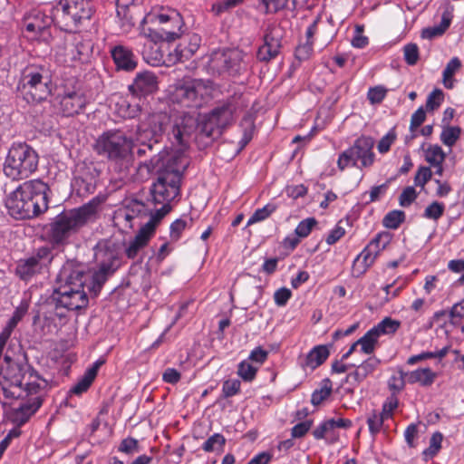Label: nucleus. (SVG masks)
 Returning a JSON list of instances; mask_svg holds the SVG:
<instances>
[{"label":"nucleus","instance_id":"nucleus-1","mask_svg":"<svg viewBox=\"0 0 464 464\" xmlns=\"http://www.w3.org/2000/svg\"><path fill=\"white\" fill-rule=\"evenodd\" d=\"M0 401L10 405L7 420L20 429L43 405L48 382L27 362L5 355L0 372Z\"/></svg>","mask_w":464,"mask_h":464},{"label":"nucleus","instance_id":"nucleus-2","mask_svg":"<svg viewBox=\"0 0 464 464\" xmlns=\"http://www.w3.org/2000/svg\"><path fill=\"white\" fill-rule=\"evenodd\" d=\"M90 275L85 273L82 266L73 261H67L60 269L51 301L44 307V319L46 323H55V319L66 317L68 311L85 308L89 299L84 285Z\"/></svg>","mask_w":464,"mask_h":464},{"label":"nucleus","instance_id":"nucleus-3","mask_svg":"<svg viewBox=\"0 0 464 464\" xmlns=\"http://www.w3.org/2000/svg\"><path fill=\"white\" fill-rule=\"evenodd\" d=\"M237 105L234 98L218 103L211 111L204 114L198 123L197 119L187 112L178 115L173 122L169 140L172 143L186 147L191 134L198 128L199 134L210 140L220 137L225 130L236 121Z\"/></svg>","mask_w":464,"mask_h":464},{"label":"nucleus","instance_id":"nucleus-4","mask_svg":"<svg viewBox=\"0 0 464 464\" xmlns=\"http://www.w3.org/2000/svg\"><path fill=\"white\" fill-rule=\"evenodd\" d=\"M103 199L95 197L80 208L63 211L57 215L44 228V239L52 250L64 247L84 226L97 219Z\"/></svg>","mask_w":464,"mask_h":464},{"label":"nucleus","instance_id":"nucleus-5","mask_svg":"<svg viewBox=\"0 0 464 464\" xmlns=\"http://www.w3.org/2000/svg\"><path fill=\"white\" fill-rule=\"evenodd\" d=\"M46 183L40 179L27 180L9 193L5 200L8 214L15 219H29L48 208Z\"/></svg>","mask_w":464,"mask_h":464},{"label":"nucleus","instance_id":"nucleus-6","mask_svg":"<svg viewBox=\"0 0 464 464\" xmlns=\"http://www.w3.org/2000/svg\"><path fill=\"white\" fill-rule=\"evenodd\" d=\"M16 90L28 103L46 100L52 92V78L49 71L42 65H27L21 72Z\"/></svg>","mask_w":464,"mask_h":464},{"label":"nucleus","instance_id":"nucleus-7","mask_svg":"<svg viewBox=\"0 0 464 464\" xmlns=\"http://www.w3.org/2000/svg\"><path fill=\"white\" fill-rule=\"evenodd\" d=\"M39 156L26 142H14L5 160L4 174L12 180L29 178L38 168Z\"/></svg>","mask_w":464,"mask_h":464},{"label":"nucleus","instance_id":"nucleus-8","mask_svg":"<svg viewBox=\"0 0 464 464\" xmlns=\"http://www.w3.org/2000/svg\"><path fill=\"white\" fill-rule=\"evenodd\" d=\"M133 148V140L121 130L104 131L93 144L97 155L121 165L130 161Z\"/></svg>","mask_w":464,"mask_h":464},{"label":"nucleus","instance_id":"nucleus-9","mask_svg":"<svg viewBox=\"0 0 464 464\" xmlns=\"http://www.w3.org/2000/svg\"><path fill=\"white\" fill-rule=\"evenodd\" d=\"M94 12L92 0H60L53 6L55 24L71 33L90 21Z\"/></svg>","mask_w":464,"mask_h":464},{"label":"nucleus","instance_id":"nucleus-10","mask_svg":"<svg viewBox=\"0 0 464 464\" xmlns=\"http://www.w3.org/2000/svg\"><path fill=\"white\" fill-rule=\"evenodd\" d=\"M212 82L201 79L183 78L169 87V99L184 108H200L210 95Z\"/></svg>","mask_w":464,"mask_h":464},{"label":"nucleus","instance_id":"nucleus-11","mask_svg":"<svg viewBox=\"0 0 464 464\" xmlns=\"http://www.w3.org/2000/svg\"><path fill=\"white\" fill-rule=\"evenodd\" d=\"M373 146L374 141L372 138L365 136L358 138L353 146L339 155L337 160L339 169L343 171L348 167L362 169L372 166L374 161Z\"/></svg>","mask_w":464,"mask_h":464},{"label":"nucleus","instance_id":"nucleus-12","mask_svg":"<svg viewBox=\"0 0 464 464\" xmlns=\"http://www.w3.org/2000/svg\"><path fill=\"white\" fill-rule=\"evenodd\" d=\"M182 173L179 169H167L160 172L150 188V201L169 204L179 195Z\"/></svg>","mask_w":464,"mask_h":464},{"label":"nucleus","instance_id":"nucleus-13","mask_svg":"<svg viewBox=\"0 0 464 464\" xmlns=\"http://www.w3.org/2000/svg\"><path fill=\"white\" fill-rule=\"evenodd\" d=\"M54 257L48 246L36 248L31 256L17 261L14 273L22 281L29 282L36 276L44 273Z\"/></svg>","mask_w":464,"mask_h":464},{"label":"nucleus","instance_id":"nucleus-14","mask_svg":"<svg viewBox=\"0 0 464 464\" xmlns=\"http://www.w3.org/2000/svg\"><path fill=\"white\" fill-rule=\"evenodd\" d=\"M245 53L239 49H218L211 53L208 63V70L213 73L224 72L237 75L246 70Z\"/></svg>","mask_w":464,"mask_h":464},{"label":"nucleus","instance_id":"nucleus-15","mask_svg":"<svg viewBox=\"0 0 464 464\" xmlns=\"http://www.w3.org/2000/svg\"><path fill=\"white\" fill-rule=\"evenodd\" d=\"M154 19L160 24L158 37L162 41L173 42L184 34L183 17L176 9L161 8Z\"/></svg>","mask_w":464,"mask_h":464},{"label":"nucleus","instance_id":"nucleus-16","mask_svg":"<svg viewBox=\"0 0 464 464\" xmlns=\"http://www.w3.org/2000/svg\"><path fill=\"white\" fill-rule=\"evenodd\" d=\"M53 23L55 24L53 7L50 15L40 9H33L24 14L22 27L28 37L45 39L49 35V28Z\"/></svg>","mask_w":464,"mask_h":464},{"label":"nucleus","instance_id":"nucleus-17","mask_svg":"<svg viewBox=\"0 0 464 464\" xmlns=\"http://www.w3.org/2000/svg\"><path fill=\"white\" fill-rule=\"evenodd\" d=\"M121 246L111 239H103L94 247V257L102 271H115L120 266Z\"/></svg>","mask_w":464,"mask_h":464},{"label":"nucleus","instance_id":"nucleus-18","mask_svg":"<svg viewBox=\"0 0 464 464\" xmlns=\"http://www.w3.org/2000/svg\"><path fill=\"white\" fill-rule=\"evenodd\" d=\"M169 123L170 117L166 112L149 113L140 121L136 131L140 135H144L145 138H150L153 140H160Z\"/></svg>","mask_w":464,"mask_h":464},{"label":"nucleus","instance_id":"nucleus-19","mask_svg":"<svg viewBox=\"0 0 464 464\" xmlns=\"http://www.w3.org/2000/svg\"><path fill=\"white\" fill-rule=\"evenodd\" d=\"M150 156V160L140 162L137 168V175L140 179H147L152 173H157L159 176L160 172L167 169H176L166 164L169 162V156L166 146L160 145L155 153Z\"/></svg>","mask_w":464,"mask_h":464},{"label":"nucleus","instance_id":"nucleus-20","mask_svg":"<svg viewBox=\"0 0 464 464\" xmlns=\"http://www.w3.org/2000/svg\"><path fill=\"white\" fill-rule=\"evenodd\" d=\"M58 98L60 111L65 117H72L82 113L88 103L85 94L80 90L67 89Z\"/></svg>","mask_w":464,"mask_h":464},{"label":"nucleus","instance_id":"nucleus-21","mask_svg":"<svg viewBox=\"0 0 464 464\" xmlns=\"http://www.w3.org/2000/svg\"><path fill=\"white\" fill-rule=\"evenodd\" d=\"M392 235L389 232L377 234L364 249L357 256L354 262L362 259L363 270L365 272L375 261L378 255L386 248L392 241Z\"/></svg>","mask_w":464,"mask_h":464},{"label":"nucleus","instance_id":"nucleus-22","mask_svg":"<svg viewBox=\"0 0 464 464\" xmlns=\"http://www.w3.org/2000/svg\"><path fill=\"white\" fill-rule=\"evenodd\" d=\"M281 47L279 29H268L264 35V44L257 50L256 58L260 62L268 63L279 54Z\"/></svg>","mask_w":464,"mask_h":464},{"label":"nucleus","instance_id":"nucleus-23","mask_svg":"<svg viewBox=\"0 0 464 464\" xmlns=\"http://www.w3.org/2000/svg\"><path fill=\"white\" fill-rule=\"evenodd\" d=\"M144 212V205L137 200L130 205L119 208L114 215L115 224L122 229H132L136 225V220L140 218Z\"/></svg>","mask_w":464,"mask_h":464},{"label":"nucleus","instance_id":"nucleus-24","mask_svg":"<svg viewBox=\"0 0 464 464\" xmlns=\"http://www.w3.org/2000/svg\"><path fill=\"white\" fill-rule=\"evenodd\" d=\"M158 89V78L151 72H143L136 75L129 91L137 97H145L152 94Z\"/></svg>","mask_w":464,"mask_h":464},{"label":"nucleus","instance_id":"nucleus-25","mask_svg":"<svg viewBox=\"0 0 464 464\" xmlns=\"http://www.w3.org/2000/svg\"><path fill=\"white\" fill-rule=\"evenodd\" d=\"M111 57L118 69L132 71L137 66V62L132 51L123 45H116L111 51Z\"/></svg>","mask_w":464,"mask_h":464},{"label":"nucleus","instance_id":"nucleus-26","mask_svg":"<svg viewBox=\"0 0 464 464\" xmlns=\"http://www.w3.org/2000/svg\"><path fill=\"white\" fill-rule=\"evenodd\" d=\"M452 11V6L447 7L442 14L440 24L432 27L424 28L421 32V37L424 39H433L441 36L450 25Z\"/></svg>","mask_w":464,"mask_h":464},{"label":"nucleus","instance_id":"nucleus-27","mask_svg":"<svg viewBox=\"0 0 464 464\" xmlns=\"http://www.w3.org/2000/svg\"><path fill=\"white\" fill-rule=\"evenodd\" d=\"M330 352L326 345L314 346L306 355L303 367L314 370L322 365L329 357Z\"/></svg>","mask_w":464,"mask_h":464},{"label":"nucleus","instance_id":"nucleus-28","mask_svg":"<svg viewBox=\"0 0 464 464\" xmlns=\"http://www.w3.org/2000/svg\"><path fill=\"white\" fill-rule=\"evenodd\" d=\"M437 377V373L430 368H420L407 372V382L409 383H419L421 386H430Z\"/></svg>","mask_w":464,"mask_h":464},{"label":"nucleus","instance_id":"nucleus-29","mask_svg":"<svg viewBox=\"0 0 464 464\" xmlns=\"http://www.w3.org/2000/svg\"><path fill=\"white\" fill-rule=\"evenodd\" d=\"M380 364V360L376 357H369L365 361H363L360 365L357 366V369L350 373L346 377V381L349 378H353V380L357 382H362L368 375L372 373Z\"/></svg>","mask_w":464,"mask_h":464},{"label":"nucleus","instance_id":"nucleus-30","mask_svg":"<svg viewBox=\"0 0 464 464\" xmlns=\"http://www.w3.org/2000/svg\"><path fill=\"white\" fill-rule=\"evenodd\" d=\"M150 237L151 236L140 228L138 234L130 242L129 246L125 249L126 256L130 259L135 258L139 252L147 246Z\"/></svg>","mask_w":464,"mask_h":464},{"label":"nucleus","instance_id":"nucleus-31","mask_svg":"<svg viewBox=\"0 0 464 464\" xmlns=\"http://www.w3.org/2000/svg\"><path fill=\"white\" fill-rule=\"evenodd\" d=\"M161 207L154 211H150V219L147 223L140 227L150 236H153L156 227L160 220L170 211L171 208L169 204H160Z\"/></svg>","mask_w":464,"mask_h":464},{"label":"nucleus","instance_id":"nucleus-32","mask_svg":"<svg viewBox=\"0 0 464 464\" xmlns=\"http://www.w3.org/2000/svg\"><path fill=\"white\" fill-rule=\"evenodd\" d=\"M135 140L139 144V148L136 150L139 158L155 153L158 147L161 145L160 140H153L150 138H145L144 135H140L137 131Z\"/></svg>","mask_w":464,"mask_h":464},{"label":"nucleus","instance_id":"nucleus-33","mask_svg":"<svg viewBox=\"0 0 464 464\" xmlns=\"http://www.w3.org/2000/svg\"><path fill=\"white\" fill-rule=\"evenodd\" d=\"M136 5L129 4V0H117L116 12L118 17L123 21V24L132 26L135 24L133 13Z\"/></svg>","mask_w":464,"mask_h":464},{"label":"nucleus","instance_id":"nucleus-34","mask_svg":"<svg viewBox=\"0 0 464 464\" xmlns=\"http://www.w3.org/2000/svg\"><path fill=\"white\" fill-rule=\"evenodd\" d=\"M265 7V13H277L278 11L288 8L295 10L296 8V0H259Z\"/></svg>","mask_w":464,"mask_h":464},{"label":"nucleus","instance_id":"nucleus-35","mask_svg":"<svg viewBox=\"0 0 464 464\" xmlns=\"http://www.w3.org/2000/svg\"><path fill=\"white\" fill-rule=\"evenodd\" d=\"M400 326V321L392 319L391 317H385L372 329L375 333V334L378 337H380L381 335L383 334H392L396 333Z\"/></svg>","mask_w":464,"mask_h":464},{"label":"nucleus","instance_id":"nucleus-36","mask_svg":"<svg viewBox=\"0 0 464 464\" xmlns=\"http://www.w3.org/2000/svg\"><path fill=\"white\" fill-rule=\"evenodd\" d=\"M407 372H405L401 368H400L397 373L392 374L387 382L388 388L391 392V394L398 395L401 392L406 384Z\"/></svg>","mask_w":464,"mask_h":464},{"label":"nucleus","instance_id":"nucleus-37","mask_svg":"<svg viewBox=\"0 0 464 464\" xmlns=\"http://www.w3.org/2000/svg\"><path fill=\"white\" fill-rule=\"evenodd\" d=\"M333 384L332 381L328 378L322 381L320 389H316L312 393L311 403L314 406L320 405L324 400H326L332 393Z\"/></svg>","mask_w":464,"mask_h":464},{"label":"nucleus","instance_id":"nucleus-38","mask_svg":"<svg viewBox=\"0 0 464 464\" xmlns=\"http://www.w3.org/2000/svg\"><path fill=\"white\" fill-rule=\"evenodd\" d=\"M461 63L458 57L452 58L446 65L443 70V84L447 89H452L454 87L453 75L460 68Z\"/></svg>","mask_w":464,"mask_h":464},{"label":"nucleus","instance_id":"nucleus-39","mask_svg":"<svg viewBox=\"0 0 464 464\" xmlns=\"http://www.w3.org/2000/svg\"><path fill=\"white\" fill-rule=\"evenodd\" d=\"M379 337L371 328L363 336L355 343L361 346V351L365 354H371L374 352Z\"/></svg>","mask_w":464,"mask_h":464},{"label":"nucleus","instance_id":"nucleus-40","mask_svg":"<svg viewBox=\"0 0 464 464\" xmlns=\"http://www.w3.org/2000/svg\"><path fill=\"white\" fill-rule=\"evenodd\" d=\"M461 129L459 126H447L442 129L440 140L445 146L451 148L459 139Z\"/></svg>","mask_w":464,"mask_h":464},{"label":"nucleus","instance_id":"nucleus-41","mask_svg":"<svg viewBox=\"0 0 464 464\" xmlns=\"http://www.w3.org/2000/svg\"><path fill=\"white\" fill-rule=\"evenodd\" d=\"M446 154L439 145H430L425 150V160L430 165H440L445 160Z\"/></svg>","mask_w":464,"mask_h":464},{"label":"nucleus","instance_id":"nucleus-42","mask_svg":"<svg viewBox=\"0 0 464 464\" xmlns=\"http://www.w3.org/2000/svg\"><path fill=\"white\" fill-rule=\"evenodd\" d=\"M258 366H255L248 360L242 361L237 367V374L244 382H252L256 375Z\"/></svg>","mask_w":464,"mask_h":464},{"label":"nucleus","instance_id":"nucleus-43","mask_svg":"<svg viewBox=\"0 0 464 464\" xmlns=\"http://www.w3.org/2000/svg\"><path fill=\"white\" fill-rule=\"evenodd\" d=\"M385 420H388V418L384 417L381 412L372 411L370 413L367 418V424L372 436H375L381 431Z\"/></svg>","mask_w":464,"mask_h":464},{"label":"nucleus","instance_id":"nucleus-44","mask_svg":"<svg viewBox=\"0 0 464 464\" xmlns=\"http://www.w3.org/2000/svg\"><path fill=\"white\" fill-rule=\"evenodd\" d=\"M240 125L243 128V136L239 144L240 149H243L253 138V132L255 130L254 120L251 116H245L242 119Z\"/></svg>","mask_w":464,"mask_h":464},{"label":"nucleus","instance_id":"nucleus-45","mask_svg":"<svg viewBox=\"0 0 464 464\" xmlns=\"http://www.w3.org/2000/svg\"><path fill=\"white\" fill-rule=\"evenodd\" d=\"M405 219V213L401 210H392L387 213L382 220L385 227L396 229Z\"/></svg>","mask_w":464,"mask_h":464},{"label":"nucleus","instance_id":"nucleus-46","mask_svg":"<svg viewBox=\"0 0 464 464\" xmlns=\"http://www.w3.org/2000/svg\"><path fill=\"white\" fill-rule=\"evenodd\" d=\"M276 209V207L274 204H266L265 207L257 208L247 220L246 226L248 227L266 219Z\"/></svg>","mask_w":464,"mask_h":464},{"label":"nucleus","instance_id":"nucleus-47","mask_svg":"<svg viewBox=\"0 0 464 464\" xmlns=\"http://www.w3.org/2000/svg\"><path fill=\"white\" fill-rule=\"evenodd\" d=\"M225 444V437L220 433H214L203 443L202 450L206 452H212L217 450H222Z\"/></svg>","mask_w":464,"mask_h":464},{"label":"nucleus","instance_id":"nucleus-48","mask_svg":"<svg viewBox=\"0 0 464 464\" xmlns=\"http://www.w3.org/2000/svg\"><path fill=\"white\" fill-rule=\"evenodd\" d=\"M94 380V378L84 372L79 381L71 388L70 393L81 395L88 391Z\"/></svg>","mask_w":464,"mask_h":464},{"label":"nucleus","instance_id":"nucleus-49","mask_svg":"<svg viewBox=\"0 0 464 464\" xmlns=\"http://www.w3.org/2000/svg\"><path fill=\"white\" fill-rule=\"evenodd\" d=\"M118 451L127 455H133L138 453L140 451L138 440L132 437L123 439L118 447Z\"/></svg>","mask_w":464,"mask_h":464},{"label":"nucleus","instance_id":"nucleus-50","mask_svg":"<svg viewBox=\"0 0 464 464\" xmlns=\"http://www.w3.org/2000/svg\"><path fill=\"white\" fill-rule=\"evenodd\" d=\"M442 440L443 436L440 432L433 433L430 440V446L424 450L423 454L430 459L436 456L441 448Z\"/></svg>","mask_w":464,"mask_h":464},{"label":"nucleus","instance_id":"nucleus-51","mask_svg":"<svg viewBox=\"0 0 464 464\" xmlns=\"http://www.w3.org/2000/svg\"><path fill=\"white\" fill-rule=\"evenodd\" d=\"M317 221L314 218H308L302 220L295 227V234L301 238H304L309 236L312 229L316 226Z\"/></svg>","mask_w":464,"mask_h":464},{"label":"nucleus","instance_id":"nucleus-52","mask_svg":"<svg viewBox=\"0 0 464 464\" xmlns=\"http://www.w3.org/2000/svg\"><path fill=\"white\" fill-rule=\"evenodd\" d=\"M188 225V221L184 218H178L171 223L169 227V237L171 241H178L182 232L186 229Z\"/></svg>","mask_w":464,"mask_h":464},{"label":"nucleus","instance_id":"nucleus-53","mask_svg":"<svg viewBox=\"0 0 464 464\" xmlns=\"http://www.w3.org/2000/svg\"><path fill=\"white\" fill-rule=\"evenodd\" d=\"M388 90L382 85H377L369 89L367 99L371 104H379L386 97Z\"/></svg>","mask_w":464,"mask_h":464},{"label":"nucleus","instance_id":"nucleus-54","mask_svg":"<svg viewBox=\"0 0 464 464\" xmlns=\"http://www.w3.org/2000/svg\"><path fill=\"white\" fill-rule=\"evenodd\" d=\"M444 209V204L434 201L425 208L423 217L429 219L438 220L443 215Z\"/></svg>","mask_w":464,"mask_h":464},{"label":"nucleus","instance_id":"nucleus-55","mask_svg":"<svg viewBox=\"0 0 464 464\" xmlns=\"http://www.w3.org/2000/svg\"><path fill=\"white\" fill-rule=\"evenodd\" d=\"M314 41H305L304 44H300L296 48L295 52V58L302 61L308 60L314 51Z\"/></svg>","mask_w":464,"mask_h":464},{"label":"nucleus","instance_id":"nucleus-56","mask_svg":"<svg viewBox=\"0 0 464 464\" xmlns=\"http://www.w3.org/2000/svg\"><path fill=\"white\" fill-rule=\"evenodd\" d=\"M444 100L443 92L440 89H435L432 91L426 101V109L427 111H433L439 108L441 102Z\"/></svg>","mask_w":464,"mask_h":464},{"label":"nucleus","instance_id":"nucleus-57","mask_svg":"<svg viewBox=\"0 0 464 464\" xmlns=\"http://www.w3.org/2000/svg\"><path fill=\"white\" fill-rule=\"evenodd\" d=\"M404 60L409 65H415L419 61V47L416 44H408L403 47Z\"/></svg>","mask_w":464,"mask_h":464},{"label":"nucleus","instance_id":"nucleus-58","mask_svg":"<svg viewBox=\"0 0 464 464\" xmlns=\"http://www.w3.org/2000/svg\"><path fill=\"white\" fill-rule=\"evenodd\" d=\"M399 405L398 395L390 394L384 401L381 413L384 417L390 419L392 416L393 411L397 409Z\"/></svg>","mask_w":464,"mask_h":464},{"label":"nucleus","instance_id":"nucleus-59","mask_svg":"<svg viewBox=\"0 0 464 464\" xmlns=\"http://www.w3.org/2000/svg\"><path fill=\"white\" fill-rule=\"evenodd\" d=\"M241 383L238 380H227L223 382L222 392L225 398L232 397L240 391Z\"/></svg>","mask_w":464,"mask_h":464},{"label":"nucleus","instance_id":"nucleus-60","mask_svg":"<svg viewBox=\"0 0 464 464\" xmlns=\"http://www.w3.org/2000/svg\"><path fill=\"white\" fill-rule=\"evenodd\" d=\"M29 304L26 302H22L14 310L12 317L7 322L10 327H16L18 323L25 315L28 311Z\"/></svg>","mask_w":464,"mask_h":464},{"label":"nucleus","instance_id":"nucleus-61","mask_svg":"<svg viewBox=\"0 0 464 464\" xmlns=\"http://www.w3.org/2000/svg\"><path fill=\"white\" fill-rule=\"evenodd\" d=\"M121 110L122 111V116L130 119L138 117L141 112L140 104H131L126 101L122 102Z\"/></svg>","mask_w":464,"mask_h":464},{"label":"nucleus","instance_id":"nucleus-62","mask_svg":"<svg viewBox=\"0 0 464 464\" xmlns=\"http://www.w3.org/2000/svg\"><path fill=\"white\" fill-rule=\"evenodd\" d=\"M431 175L432 172L429 167H420L414 177L415 185L423 188L425 184L431 179Z\"/></svg>","mask_w":464,"mask_h":464},{"label":"nucleus","instance_id":"nucleus-63","mask_svg":"<svg viewBox=\"0 0 464 464\" xmlns=\"http://www.w3.org/2000/svg\"><path fill=\"white\" fill-rule=\"evenodd\" d=\"M417 198V192L413 187H407L403 189L399 198L401 207H409Z\"/></svg>","mask_w":464,"mask_h":464},{"label":"nucleus","instance_id":"nucleus-64","mask_svg":"<svg viewBox=\"0 0 464 464\" xmlns=\"http://www.w3.org/2000/svg\"><path fill=\"white\" fill-rule=\"evenodd\" d=\"M313 425L312 420H307L295 425L291 430L292 438H303Z\"/></svg>","mask_w":464,"mask_h":464}]
</instances>
